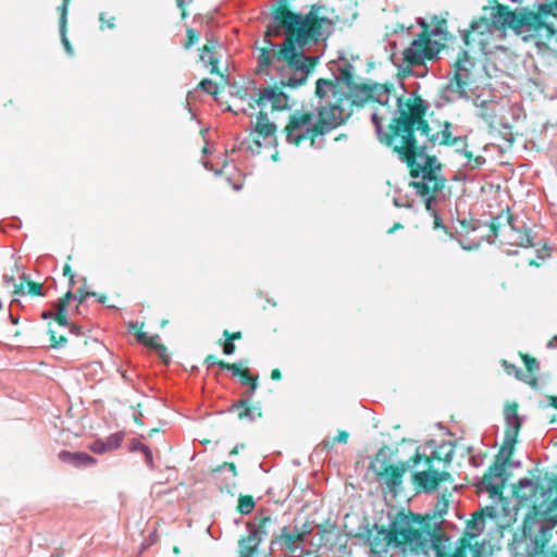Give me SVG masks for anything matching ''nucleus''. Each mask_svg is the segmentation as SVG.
<instances>
[{"label":"nucleus","mask_w":557,"mask_h":557,"mask_svg":"<svg viewBox=\"0 0 557 557\" xmlns=\"http://www.w3.org/2000/svg\"><path fill=\"white\" fill-rule=\"evenodd\" d=\"M397 102L398 115L388 124L386 132L383 131L384 116L374 112L372 122L380 141L398 154L412 177L420 178L410 182L409 186L424 198L425 210L433 215V212H437L433 201L444 188L446 180L438 173L441 166L436 165V157L426 153L428 144L451 147L463 144L466 138L454 137L453 124L448 121L441 124L440 131L431 134V126L425 120L428 104L421 97H410L405 102L397 98Z\"/></svg>","instance_id":"obj_1"},{"label":"nucleus","mask_w":557,"mask_h":557,"mask_svg":"<svg viewBox=\"0 0 557 557\" xmlns=\"http://www.w3.org/2000/svg\"><path fill=\"white\" fill-rule=\"evenodd\" d=\"M322 9L323 5L312 4L306 14L284 9L277 11L275 24H269L264 32V46L258 49L257 72L269 75V67L283 61L288 69L300 73L281 81V87L296 88L306 84L318 58L307 57L302 50L308 44L320 41L324 33H330L334 25L331 18L320 16Z\"/></svg>","instance_id":"obj_2"},{"label":"nucleus","mask_w":557,"mask_h":557,"mask_svg":"<svg viewBox=\"0 0 557 557\" xmlns=\"http://www.w3.org/2000/svg\"><path fill=\"white\" fill-rule=\"evenodd\" d=\"M314 95L319 99L315 111L295 109L282 129L285 141L294 147L307 141L310 147H315L318 137L334 131L349 117V112L341 106L343 96L332 79L319 78Z\"/></svg>","instance_id":"obj_3"},{"label":"nucleus","mask_w":557,"mask_h":557,"mask_svg":"<svg viewBox=\"0 0 557 557\" xmlns=\"http://www.w3.org/2000/svg\"><path fill=\"white\" fill-rule=\"evenodd\" d=\"M553 14L550 4H541L536 11L529 8L511 10L509 5L497 3L491 13L490 20L480 17L470 24L462 39L466 46L475 41L474 35L484 36L494 27L498 30H512L523 41H534L537 46L550 41L556 34L555 27L546 21Z\"/></svg>","instance_id":"obj_4"},{"label":"nucleus","mask_w":557,"mask_h":557,"mask_svg":"<svg viewBox=\"0 0 557 557\" xmlns=\"http://www.w3.org/2000/svg\"><path fill=\"white\" fill-rule=\"evenodd\" d=\"M369 544L373 557H383L389 546L418 550L424 545V536L422 530L412 525L409 516H401L392 521L388 529L375 527L369 536Z\"/></svg>","instance_id":"obj_5"},{"label":"nucleus","mask_w":557,"mask_h":557,"mask_svg":"<svg viewBox=\"0 0 557 557\" xmlns=\"http://www.w3.org/2000/svg\"><path fill=\"white\" fill-rule=\"evenodd\" d=\"M504 414L507 422L504 445L494 462L485 471L482 480L491 496H500L503 494L506 466L511 458L521 429V419L518 414V405L516 403L508 405Z\"/></svg>","instance_id":"obj_6"},{"label":"nucleus","mask_w":557,"mask_h":557,"mask_svg":"<svg viewBox=\"0 0 557 557\" xmlns=\"http://www.w3.org/2000/svg\"><path fill=\"white\" fill-rule=\"evenodd\" d=\"M446 35L447 22L445 20H440L433 30H430L429 25L423 23L420 34L403 52L404 63L412 67L424 65L426 61L436 59L443 46L432 40L431 37L441 36L442 39H447Z\"/></svg>","instance_id":"obj_7"},{"label":"nucleus","mask_w":557,"mask_h":557,"mask_svg":"<svg viewBox=\"0 0 557 557\" xmlns=\"http://www.w3.org/2000/svg\"><path fill=\"white\" fill-rule=\"evenodd\" d=\"M332 82L337 86L338 94L343 96L341 106L349 112V114L351 113L352 107L361 108L368 102H377L381 106H385L388 103L391 97L392 87L386 84L357 83L355 86L350 87L347 92H344L338 81Z\"/></svg>","instance_id":"obj_8"},{"label":"nucleus","mask_w":557,"mask_h":557,"mask_svg":"<svg viewBox=\"0 0 557 557\" xmlns=\"http://www.w3.org/2000/svg\"><path fill=\"white\" fill-rule=\"evenodd\" d=\"M409 460L399 463H389L386 460V447H382L371 462V469L376 474L377 479L382 480L386 488L393 495L399 492L404 475L409 468Z\"/></svg>","instance_id":"obj_9"},{"label":"nucleus","mask_w":557,"mask_h":557,"mask_svg":"<svg viewBox=\"0 0 557 557\" xmlns=\"http://www.w3.org/2000/svg\"><path fill=\"white\" fill-rule=\"evenodd\" d=\"M435 459L441 460L437 453H433L431 456H424L419 451H416L409 459V462H411L412 466H417L422 460L425 462L428 469L424 471H417L412 475L413 483L424 492H433L438 487L440 483L450 479L449 472L432 469L433 461Z\"/></svg>","instance_id":"obj_10"},{"label":"nucleus","mask_w":557,"mask_h":557,"mask_svg":"<svg viewBox=\"0 0 557 557\" xmlns=\"http://www.w3.org/2000/svg\"><path fill=\"white\" fill-rule=\"evenodd\" d=\"M236 97L242 101H246L248 109H253L255 106H259L261 109H265L270 106L272 111H282L288 108V96L282 90V87L268 86L260 89L257 97L253 100L247 98L246 90H237Z\"/></svg>","instance_id":"obj_11"},{"label":"nucleus","mask_w":557,"mask_h":557,"mask_svg":"<svg viewBox=\"0 0 557 557\" xmlns=\"http://www.w3.org/2000/svg\"><path fill=\"white\" fill-rule=\"evenodd\" d=\"M473 66L472 59L467 51H461L454 63V75L448 84V89L460 96H466V87L470 78V70Z\"/></svg>","instance_id":"obj_12"},{"label":"nucleus","mask_w":557,"mask_h":557,"mask_svg":"<svg viewBox=\"0 0 557 557\" xmlns=\"http://www.w3.org/2000/svg\"><path fill=\"white\" fill-rule=\"evenodd\" d=\"M237 474L234 462H223L211 469L212 482L221 492H231V488L235 486Z\"/></svg>","instance_id":"obj_13"},{"label":"nucleus","mask_w":557,"mask_h":557,"mask_svg":"<svg viewBox=\"0 0 557 557\" xmlns=\"http://www.w3.org/2000/svg\"><path fill=\"white\" fill-rule=\"evenodd\" d=\"M276 125L273 122H271L268 117V114L261 110L257 116V121L252 132L255 145L258 148H260V139H263L267 143L276 141Z\"/></svg>","instance_id":"obj_14"},{"label":"nucleus","mask_w":557,"mask_h":557,"mask_svg":"<svg viewBox=\"0 0 557 557\" xmlns=\"http://www.w3.org/2000/svg\"><path fill=\"white\" fill-rule=\"evenodd\" d=\"M544 524H542L536 536L535 544L543 549L552 536V529L557 524V496L543 512Z\"/></svg>","instance_id":"obj_15"},{"label":"nucleus","mask_w":557,"mask_h":557,"mask_svg":"<svg viewBox=\"0 0 557 557\" xmlns=\"http://www.w3.org/2000/svg\"><path fill=\"white\" fill-rule=\"evenodd\" d=\"M499 242L503 245L518 248H529L534 246L530 230L519 228L513 224L508 230H506V232H504Z\"/></svg>","instance_id":"obj_16"},{"label":"nucleus","mask_w":557,"mask_h":557,"mask_svg":"<svg viewBox=\"0 0 557 557\" xmlns=\"http://www.w3.org/2000/svg\"><path fill=\"white\" fill-rule=\"evenodd\" d=\"M513 224V215L509 208L502 210L490 223V230L494 237L500 239L504 232Z\"/></svg>","instance_id":"obj_17"},{"label":"nucleus","mask_w":557,"mask_h":557,"mask_svg":"<svg viewBox=\"0 0 557 557\" xmlns=\"http://www.w3.org/2000/svg\"><path fill=\"white\" fill-rule=\"evenodd\" d=\"M59 459L62 462L72 465L73 467H87L94 466L96 463V459L86 453H71L69 450H61L59 453Z\"/></svg>","instance_id":"obj_18"},{"label":"nucleus","mask_w":557,"mask_h":557,"mask_svg":"<svg viewBox=\"0 0 557 557\" xmlns=\"http://www.w3.org/2000/svg\"><path fill=\"white\" fill-rule=\"evenodd\" d=\"M219 45V40L215 37H207V42L199 49V57L201 60L206 59V54H210L208 59V64L210 65V73L222 75L219 71V59L213 55L216 47Z\"/></svg>","instance_id":"obj_19"},{"label":"nucleus","mask_w":557,"mask_h":557,"mask_svg":"<svg viewBox=\"0 0 557 557\" xmlns=\"http://www.w3.org/2000/svg\"><path fill=\"white\" fill-rule=\"evenodd\" d=\"M305 532H289L288 528H283L282 533L276 537L277 541L282 542L286 549L290 553H295L299 545L305 541Z\"/></svg>","instance_id":"obj_20"},{"label":"nucleus","mask_w":557,"mask_h":557,"mask_svg":"<svg viewBox=\"0 0 557 557\" xmlns=\"http://www.w3.org/2000/svg\"><path fill=\"white\" fill-rule=\"evenodd\" d=\"M123 436L121 434H112L106 441L96 440L89 445V449L96 454H103L120 447Z\"/></svg>","instance_id":"obj_21"},{"label":"nucleus","mask_w":557,"mask_h":557,"mask_svg":"<svg viewBox=\"0 0 557 557\" xmlns=\"http://www.w3.org/2000/svg\"><path fill=\"white\" fill-rule=\"evenodd\" d=\"M233 407L239 410L237 416H238V419H240V420H244V419L253 420L256 418L262 417V409H261V406L259 405V403L256 405H251L249 403V400L240 399Z\"/></svg>","instance_id":"obj_22"},{"label":"nucleus","mask_w":557,"mask_h":557,"mask_svg":"<svg viewBox=\"0 0 557 557\" xmlns=\"http://www.w3.org/2000/svg\"><path fill=\"white\" fill-rule=\"evenodd\" d=\"M262 540L251 532L238 541L240 557H252Z\"/></svg>","instance_id":"obj_23"},{"label":"nucleus","mask_w":557,"mask_h":557,"mask_svg":"<svg viewBox=\"0 0 557 557\" xmlns=\"http://www.w3.org/2000/svg\"><path fill=\"white\" fill-rule=\"evenodd\" d=\"M72 298L73 293L70 289L54 305V308L57 310L54 314V321L61 326L69 325L66 309Z\"/></svg>","instance_id":"obj_24"},{"label":"nucleus","mask_w":557,"mask_h":557,"mask_svg":"<svg viewBox=\"0 0 557 557\" xmlns=\"http://www.w3.org/2000/svg\"><path fill=\"white\" fill-rule=\"evenodd\" d=\"M478 116L484 121L490 128L497 126L498 114L493 102L483 101L479 107Z\"/></svg>","instance_id":"obj_25"},{"label":"nucleus","mask_w":557,"mask_h":557,"mask_svg":"<svg viewBox=\"0 0 557 557\" xmlns=\"http://www.w3.org/2000/svg\"><path fill=\"white\" fill-rule=\"evenodd\" d=\"M502 366L505 370V372L508 375H513L516 379L520 381H524L527 384H529L532 388H537L539 386V379L534 375L529 376L528 379L524 377L523 372L521 369H519L516 364L508 362L507 360H502Z\"/></svg>","instance_id":"obj_26"},{"label":"nucleus","mask_w":557,"mask_h":557,"mask_svg":"<svg viewBox=\"0 0 557 557\" xmlns=\"http://www.w3.org/2000/svg\"><path fill=\"white\" fill-rule=\"evenodd\" d=\"M15 270H12V273L10 274H4L3 275V282L4 284L9 287V286H12L13 287V294L14 295H20V294H24V287H25V281H26V275L23 273L21 275V282L16 283L15 282V273L17 272V267L14 265Z\"/></svg>","instance_id":"obj_27"},{"label":"nucleus","mask_w":557,"mask_h":557,"mask_svg":"<svg viewBox=\"0 0 557 557\" xmlns=\"http://www.w3.org/2000/svg\"><path fill=\"white\" fill-rule=\"evenodd\" d=\"M470 547L468 541L463 540L462 543L450 554L443 550L438 545L434 546L436 557H467V549Z\"/></svg>","instance_id":"obj_28"},{"label":"nucleus","mask_w":557,"mask_h":557,"mask_svg":"<svg viewBox=\"0 0 557 557\" xmlns=\"http://www.w3.org/2000/svg\"><path fill=\"white\" fill-rule=\"evenodd\" d=\"M133 327L136 329L137 341L140 342L143 345L156 350L157 346L161 345L158 342L159 335L148 336L145 332L141 331V327L137 329V324L133 325Z\"/></svg>","instance_id":"obj_29"},{"label":"nucleus","mask_w":557,"mask_h":557,"mask_svg":"<svg viewBox=\"0 0 557 557\" xmlns=\"http://www.w3.org/2000/svg\"><path fill=\"white\" fill-rule=\"evenodd\" d=\"M272 523V518L270 516H263L257 518L256 527L250 531L252 534H256L258 537L263 540L264 536L268 535V527Z\"/></svg>","instance_id":"obj_30"},{"label":"nucleus","mask_w":557,"mask_h":557,"mask_svg":"<svg viewBox=\"0 0 557 557\" xmlns=\"http://www.w3.org/2000/svg\"><path fill=\"white\" fill-rule=\"evenodd\" d=\"M255 508L253 497L250 495H240L237 504V511L247 515L250 513Z\"/></svg>","instance_id":"obj_31"},{"label":"nucleus","mask_w":557,"mask_h":557,"mask_svg":"<svg viewBox=\"0 0 557 557\" xmlns=\"http://www.w3.org/2000/svg\"><path fill=\"white\" fill-rule=\"evenodd\" d=\"M338 78L346 86L347 90L357 84L350 66L341 67Z\"/></svg>","instance_id":"obj_32"},{"label":"nucleus","mask_w":557,"mask_h":557,"mask_svg":"<svg viewBox=\"0 0 557 557\" xmlns=\"http://www.w3.org/2000/svg\"><path fill=\"white\" fill-rule=\"evenodd\" d=\"M99 21L100 28L102 30L115 28V16L109 12H101L99 15Z\"/></svg>","instance_id":"obj_33"},{"label":"nucleus","mask_w":557,"mask_h":557,"mask_svg":"<svg viewBox=\"0 0 557 557\" xmlns=\"http://www.w3.org/2000/svg\"><path fill=\"white\" fill-rule=\"evenodd\" d=\"M199 40V34L191 27L186 28V39L184 41V48L186 50L190 49Z\"/></svg>","instance_id":"obj_34"},{"label":"nucleus","mask_w":557,"mask_h":557,"mask_svg":"<svg viewBox=\"0 0 557 557\" xmlns=\"http://www.w3.org/2000/svg\"><path fill=\"white\" fill-rule=\"evenodd\" d=\"M519 356L520 358L522 359L525 368H527V371L529 373H534L537 369H539V366H537V360L534 358V357H531L527 354H523V352H519Z\"/></svg>","instance_id":"obj_35"},{"label":"nucleus","mask_w":557,"mask_h":557,"mask_svg":"<svg viewBox=\"0 0 557 557\" xmlns=\"http://www.w3.org/2000/svg\"><path fill=\"white\" fill-rule=\"evenodd\" d=\"M433 228L435 230H442L444 234L449 238L454 239V234L448 230L447 226H445L442 222V219L438 214V212H433Z\"/></svg>","instance_id":"obj_36"},{"label":"nucleus","mask_w":557,"mask_h":557,"mask_svg":"<svg viewBox=\"0 0 557 557\" xmlns=\"http://www.w3.org/2000/svg\"><path fill=\"white\" fill-rule=\"evenodd\" d=\"M59 27H60V35H61V39H62L64 49L66 50V52L69 54H73V47L66 36L67 20L65 21L64 26H62V22L59 21Z\"/></svg>","instance_id":"obj_37"},{"label":"nucleus","mask_w":557,"mask_h":557,"mask_svg":"<svg viewBox=\"0 0 557 557\" xmlns=\"http://www.w3.org/2000/svg\"><path fill=\"white\" fill-rule=\"evenodd\" d=\"M463 157L468 159L469 162H472L471 169H476L482 166L485 163V158L482 156H473V153L469 150H463Z\"/></svg>","instance_id":"obj_38"},{"label":"nucleus","mask_w":557,"mask_h":557,"mask_svg":"<svg viewBox=\"0 0 557 557\" xmlns=\"http://www.w3.org/2000/svg\"><path fill=\"white\" fill-rule=\"evenodd\" d=\"M247 368L245 366L244 361L230 363L226 362V364H222V369L232 371L233 375L236 377H239V375L243 373V371Z\"/></svg>","instance_id":"obj_39"},{"label":"nucleus","mask_w":557,"mask_h":557,"mask_svg":"<svg viewBox=\"0 0 557 557\" xmlns=\"http://www.w3.org/2000/svg\"><path fill=\"white\" fill-rule=\"evenodd\" d=\"M348 436H349V434L346 431H339L337 436H335L333 440L324 441L323 447L329 450L334 446L335 443H346L348 440Z\"/></svg>","instance_id":"obj_40"},{"label":"nucleus","mask_w":557,"mask_h":557,"mask_svg":"<svg viewBox=\"0 0 557 557\" xmlns=\"http://www.w3.org/2000/svg\"><path fill=\"white\" fill-rule=\"evenodd\" d=\"M198 87L203 89L206 92L210 95H218L219 88L215 83H213L211 79L205 78L199 84Z\"/></svg>","instance_id":"obj_41"},{"label":"nucleus","mask_w":557,"mask_h":557,"mask_svg":"<svg viewBox=\"0 0 557 557\" xmlns=\"http://www.w3.org/2000/svg\"><path fill=\"white\" fill-rule=\"evenodd\" d=\"M48 334L50 337V346L53 348L61 347L67 342L64 335L58 336L57 333L51 329H49Z\"/></svg>","instance_id":"obj_42"},{"label":"nucleus","mask_w":557,"mask_h":557,"mask_svg":"<svg viewBox=\"0 0 557 557\" xmlns=\"http://www.w3.org/2000/svg\"><path fill=\"white\" fill-rule=\"evenodd\" d=\"M27 284V294L30 296H42V284L34 281H25Z\"/></svg>","instance_id":"obj_43"},{"label":"nucleus","mask_w":557,"mask_h":557,"mask_svg":"<svg viewBox=\"0 0 557 557\" xmlns=\"http://www.w3.org/2000/svg\"><path fill=\"white\" fill-rule=\"evenodd\" d=\"M290 0H278L277 3L273 7L272 9V22L270 24H275V15H276V12L280 11L281 9H284L288 12H293L289 8H288V2Z\"/></svg>","instance_id":"obj_44"},{"label":"nucleus","mask_w":557,"mask_h":557,"mask_svg":"<svg viewBox=\"0 0 557 557\" xmlns=\"http://www.w3.org/2000/svg\"><path fill=\"white\" fill-rule=\"evenodd\" d=\"M70 2H71V0H62L61 5L58 8V11L60 14L59 20H60V22H62V26H64L65 21L67 18Z\"/></svg>","instance_id":"obj_45"},{"label":"nucleus","mask_w":557,"mask_h":557,"mask_svg":"<svg viewBox=\"0 0 557 557\" xmlns=\"http://www.w3.org/2000/svg\"><path fill=\"white\" fill-rule=\"evenodd\" d=\"M219 345L222 346V350H223V354L224 355H233L236 350V346L233 342L228 341V339H225L224 338V342H222L221 339L218 342Z\"/></svg>","instance_id":"obj_46"},{"label":"nucleus","mask_w":557,"mask_h":557,"mask_svg":"<svg viewBox=\"0 0 557 557\" xmlns=\"http://www.w3.org/2000/svg\"><path fill=\"white\" fill-rule=\"evenodd\" d=\"M459 224L461 226L462 232H465L466 234H469L470 232H473L478 228L475 225V221L473 220L463 219L459 221Z\"/></svg>","instance_id":"obj_47"},{"label":"nucleus","mask_w":557,"mask_h":557,"mask_svg":"<svg viewBox=\"0 0 557 557\" xmlns=\"http://www.w3.org/2000/svg\"><path fill=\"white\" fill-rule=\"evenodd\" d=\"M96 296L95 292H86L84 288H79L73 297L77 300L78 305H82L87 297Z\"/></svg>","instance_id":"obj_48"},{"label":"nucleus","mask_w":557,"mask_h":557,"mask_svg":"<svg viewBox=\"0 0 557 557\" xmlns=\"http://www.w3.org/2000/svg\"><path fill=\"white\" fill-rule=\"evenodd\" d=\"M178 9L181 10V17L186 18L187 13V5H189L194 0H175Z\"/></svg>","instance_id":"obj_49"},{"label":"nucleus","mask_w":557,"mask_h":557,"mask_svg":"<svg viewBox=\"0 0 557 557\" xmlns=\"http://www.w3.org/2000/svg\"><path fill=\"white\" fill-rule=\"evenodd\" d=\"M223 337L234 343V341H239L243 338V333L240 331L230 332L228 330H224Z\"/></svg>","instance_id":"obj_50"},{"label":"nucleus","mask_w":557,"mask_h":557,"mask_svg":"<svg viewBox=\"0 0 557 557\" xmlns=\"http://www.w3.org/2000/svg\"><path fill=\"white\" fill-rule=\"evenodd\" d=\"M205 363H207L208 366H219L222 369V364H226V361L219 359L214 355H208L205 358Z\"/></svg>","instance_id":"obj_51"},{"label":"nucleus","mask_w":557,"mask_h":557,"mask_svg":"<svg viewBox=\"0 0 557 557\" xmlns=\"http://www.w3.org/2000/svg\"><path fill=\"white\" fill-rule=\"evenodd\" d=\"M157 351H158L159 357L161 358V360L164 363H169L170 362V357L168 355V349H166V347L163 344H161L160 346H157Z\"/></svg>","instance_id":"obj_52"},{"label":"nucleus","mask_w":557,"mask_h":557,"mask_svg":"<svg viewBox=\"0 0 557 557\" xmlns=\"http://www.w3.org/2000/svg\"><path fill=\"white\" fill-rule=\"evenodd\" d=\"M448 508V500L445 496H442L436 505V510L440 515L445 513Z\"/></svg>","instance_id":"obj_53"},{"label":"nucleus","mask_w":557,"mask_h":557,"mask_svg":"<svg viewBox=\"0 0 557 557\" xmlns=\"http://www.w3.org/2000/svg\"><path fill=\"white\" fill-rule=\"evenodd\" d=\"M547 488L549 492H556L557 491V475L552 476L548 480Z\"/></svg>","instance_id":"obj_54"},{"label":"nucleus","mask_w":557,"mask_h":557,"mask_svg":"<svg viewBox=\"0 0 557 557\" xmlns=\"http://www.w3.org/2000/svg\"><path fill=\"white\" fill-rule=\"evenodd\" d=\"M251 376L252 375L250 374L249 369L245 368L243 373L239 375V379H240L242 383L245 384V383H247L250 380Z\"/></svg>","instance_id":"obj_55"},{"label":"nucleus","mask_w":557,"mask_h":557,"mask_svg":"<svg viewBox=\"0 0 557 557\" xmlns=\"http://www.w3.org/2000/svg\"><path fill=\"white\" fill-rule=\"evenodd\" d=\"M245 385H249L250 391L255 392L258 387V376H251L250 380L245 383Z\"/></svg>","instance_id":"obj_56"},{"label":"nucleus","mask_w":557,"mask_h":557,"mask_svg":"<svg viewBox=\"0 0 557 557\" xmlns=\"http://www.w3.org/2000/svg\"><path fill=\"white\" fill-rule=\"evenodd\" d=\"M63 275L67 278H72L74 272L69 263H65L63 267Z\"/></svg>","instance_id":"obj_57"},{"label":"nucleus","mask_w":557,"mask_h":557,"mask_svg":"<svg viewBox=\"0 0 557 557\" xmlns=\"http://www.w3.org/2000/svg\"><path fill=\"white\" fill-rule=\"evenodd\" d=\"M281 377H282V372H281V370H280V369H273V370L271 371V379H272V380H274V381H278V380H281Z\"/></svg>","instance_id":"obj_58"},{"label":"nucleus","mask_w":557,"mask_h":557,"mask_svg":"<svg viewBox=\"0 0 557 557\" xmlns=\"http://www.w3.org/2000/svg\"><path fill=\"white\" fill-rule=\"evenodd\" d=\"M460 245L461 247L465 249V250H475L480 247V244L479 243H475V244H472V245H469V246H466L462 242H460Z\"/></svg>","instance_id":"obj_59"},{"label":"nucleus","mask_w":557,"mask_h":557,"mask_svg":"<svg viewBox=\"0 0 557 557\" xmlns=\"http://www.w3.org/2000/svg\"><path fill=\"white\" fill-rule=\"evenodd\" d=\"M95 297H97V301H98V302H101V304H106V302H107V300H108V296H107V295H104V294H97V293H96V296H95Z\"/></svg>","instance_id":"obj_60"},{"label":"nucleus","mask_w":557,"mask_h":557,"mask_svg":"<svg viewBox=\"0 0 557 557\" xmlns=\"http://www.w3.org/2000/svg\"><path fill=\"white\" fill-rule=\"evenodd\" d=\"M548 403L552 407L557 409V396H554V395L548 396Z\"/></svg>","instance_id":"obj_61"},{"label":"nucleus","mask_w":557,"mask_h":557,"mask_svg":"<svg viewBox=\"0 0 557 557\" xmlns=\"http://www.w3.org/2000/svg\"><path fill=\"white\" fill-rule=\"evenodd\" d=\"M403 227H404V226H403V224H401V223H399V222H397V223H395V224H394V225H393V226L387 231V233H388V234H392V233H394L396 230H399V228H403Z\"/></svg>","instance_id":"obj_62"},{"label":"nucleus","mask_w":557,"mask_h":557,"mask_svg":"<svg viewBox=\"0 0 557 557\" xmlns=\"http://www.w3.org/2000/svg\"><path fill=\"white\" fill-rule=\"evenodd\" d=\"M52 317L54 318V314H53L51 311H44V312L41 313V318H42L44 320L50 319V318H52Z\"/></svg>","instance_id":"obj_63"},{"label":"nucleus","mask_w":557,"mask_h":557,"mask_svg":"<svg viewBox=\"0 0 557 557\" xmlns=\"http://www.w3.org/2000/svg\"><path fill=\"white\" fill-rule=\"evenodd\" d=\"M63 553L58 550L55 553H53L50 557H62Z\"/></svg>","instance_id":"obj_64"}]
</instances>
